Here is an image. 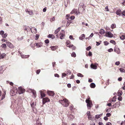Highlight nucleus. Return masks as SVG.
I'll return each mask as SVG.
<instances>
[{
    "label": "nucleus",
    "mask_w": 125,
    "mask_h": 125,
    "mask_svg": "<svg viewBox=\"0 0 125 125\" xmlns=\"http://www.w3.org/2000/svg\"><path fill=\"white\" fill-rule=\"evenodd\" d=\"M85 37V35L84 34H82L79 37V39L80 40H82Z\"/></svg>",
    "instance_id": "nucleus-21"
},
{
    "label": "nucleus",
    "mask_w": 125,
    "mask_h": 125,
    "mask_svg": "<svg viewBox=\"0 0 125 125\" xmlns=\"http://www.w3.org/2000/svg\"><path fill=\"white\" fill-rule=\"evenodd\" d=\"M25 11L28 13L30 15H33V12L32 10H31L29 9H26L25 10Z\"/></svg>",
    "instance_id": "nucleus-5"
},
{
    "label": "nucleus",
    "mask_w": 125,
    "mask_h": 125,
    "mask_svg": "<svg viewBox=\"0 0 125 125\" xmlns=\"http://www.w3.org/2000/svg\"><path fill=\"white\" fill-rule=\"evenodd\" d=\"M60 38L61 39H63L64 37V34H63L62 33H60Z\"/></svg>",
    "instance_id": "nucleus-29"
},
{
    "label": "nucleus",
    "mask_w": 125,
    "mask_h": 125,
    "mask_svg": "<svg viewBox=\"0 0 125 125\" xmlns=\"http://www.w3.org/2000/svg\"><path fill=\"white\" fill-rule=\"evenodd\" d=\"M50 48L52 51H55L57 47L55 46H51L50 47Z\"/></svg>",
    "instance_id": "nucleus-20"
},
{
    "label": "nucleus",
    "mask_w": 125,
    "mask_h": 125,
    "mask_svg": "<svg viewBox=\"0 0 125 125\" xmlns=\"http://www.w3.org/2000/svg\"><path fill=\"white\" fill-rule=\"evenodd\" d=\"M6 94V92H4V93L2 95L1 100H3L5 97V95Z\"/></svg>",
    "instance_id": "nucleus-30"
},
{
    "label": "nucleus",
    "mask_w": 125,
    "mask_h": 125,
    "mask_svg": "<svg viewBox=\"0 0 125 125\" xmlns=\"http://www.w3.org/2000/svg\"><path fill=\"white\" fill-rule=\"evenodd\" d=\"M54 76L55 77H59V75L58 74H54Z\"/></svg>",
    "instance_id": "nucleus-63"
},
{
    "label": "nucleus",
    "mask_w": 125,
    "mask_h": 125,
    "mask_svg": "<svg viewBox=\"0 0 125 125\" xmlns=\"http://www.w3.org/2000/svg\"><path fill=\"white\" fill-rule=\"evenodd\" d=\"M41 71V70H37L36 71V73L37 74H39V73H40V72Z\"/></svg>",
    "instance_id": "nucleus-57"
},
{
    "label": "nucleus",
    "mask_w": 125,
    "mask_h": 125,
    "mask_svg": "<svg viewBox=\"0 0 125 125\" xmlns=\"http://www.w3.org/2000/svg\"><path fill=\"white\" fill-rule=\"evenodd\" d=\"M71 56L72 57H74L76 56V54L75 52H73L71 54Z\"/></svg>",
    "instance_id": "nucleus-37"
},
{
    "label": "nucleus",
    "mask_w": 125,
    "mask_h": 125,
    "mask_svg": "<svg viewBox=\"0 0 125 125\" xmlns=\"http://www.w3.org/2000/svg\"><path fill=\"white\" fill-rule=\"evenodd\" d=\"M66 75V74L65 73H62V77L63 78L64 77H65Z\"/></svg>",
    "instance_id": "nucleus-53"
},
{
    "label": "nucleus",
    "mask_w": 125,
    "mask_h": 125,
    "mask_svg": "<svg viewBox=\"0 0 125 125\" xmlns=\"http://www.w3.org/2000/svg\"><path fill=\"white\" fill-rule=\"evenodd\" d=\"M31 92L33 94V95H32L33 97L34 98L36 97V91L33 89H31Z\"/></svg>",
    "instance_id": "nucleus-10"
},
{
    "label": "nucleus",
    "mask_w": 125,
    "mask_h": 125,
    "mask_svg": "<svg viewBox=\"0 0 125 125\" xmlns=\"http://www.w3.org/2000/svg\"><path fill=\"white\" fill-rule=\"evenodd\" d=\"M75 17L74 16H71L70 17V19L71 20H73L74 19Z\"/></svg>",
    "instance_id": "nucleus-60"
},
{
    "label": "nucleus",
    "mask_w": 125,
    "mask_h": 125,
    "mask_svg": "<svg viewBox=\"0 0 125 125\" xmlns=\"http://www.w3.org/2000/svg\"><path fill=\"white\" fill-rule=\"evenodd\" d=\"M6 42L7 45L11 49L13 48H14V46H13V44H12L10 42L8 41H7Z\"/></svg>",
    "instance_id": "nucleus-4"
},
{
    "label": "nucleus",
    "mask_w": 125,
    "mask_h": 125,
    "mask_svg": "<svg viewBox=\"0 0 125 125\" xmlns=\"http://www.w3.org/2000/svg\"><path fill=\"white\" fill-rule=\"evenodd\" d=\"M31 106L32 108L34 107L35 106L34 103L33 102L32 103H31Z\"/></svg>",
    "instance_id": "nucleus-49"
},
{
    "label": "nucleus",
    "mask_w": 125,
    "mask_h": 125,
    "mask_svg": "<svg viewBox=\"0 0 125 125\" xmlns=\"http://www.w3.org/2000/svg\"><path fill=\"white\" fill-rule=\"evenodd\" d=\"M6 55V54L5 53H3L1 54L0 55V59H2L4 58L5 56Z\"/></svg>",
    "instance_id": "nucleus-23"
},
{
    "label": "nucleus",
    "mask_w": 125,
    "mask_h": 125,
    "mask_svg": "<svg viewBox=\"0 0 125 125\" xmlns=\"http://www.w3.org/2000/svg\"><path fill=\"white\" fill-rule=\"evenodd\" d=\"M121 13V11L120 10H117L116 11V14L119 16L120 15V13Z\"/></svg>",
    "instance_id": "nucleus-17"
},
{
    "label": "nucleus",
    "mask_w": 125,
    "mask_h": 125,
    "mask_svg": "<svg viewBox=\"0 0 125 125\" xmlns=\"http://www.w3.org/2000/svg\"><path fill=\"white\" fill-rule=\"evenodd\" d=\"M49 41L48 39H46L45 41V43L47 44L49 42Z\"/></svg>",
    "instance_id": "nucleus-48"
},
{
    "label": "nucleus",
    "mask_w": 125,
    "mask_h": 125,
    "mask_svg": "<svg viewBox=\"0 0 125 125\" xmlns=\"http://www.w3.org/2000/svg\"><path fill=\"white\" fill-rule=\"evenodd\" d=\"M30 30L31 32L33 33H36L37 32V30L36 28L34 27H32L31 28Z\"/></svg>",
    "instance_id": "nucleus-8"
},
{
    "label": "nucleus",
    "mask_w": 125,
    "mask_h": 125,
    "mask_svg": "<svg viewBox=\"0 0 125 125\" xmlns=\"http://www.w3.org/2000/svg\"><path fill=\"white\" fill-rule=\"evenodd\" d=\"M68 117L71 120H72L74 118V116L72 115H67Z\"/></svg>",
    "instance_id": "nucleus-14"
},
{
    "label": "nucleus",
    "mask_w": 125,
    "mask_h": 125,
    "mask_svg": "<svg viewBox=\"0 0 125 125\" xmlns=\"http://www.w3.org/2000/svg\"><path fill=\"white\" fill-rule=\"evenodd\" d=\"M118 100L121 101L122 100V98L121 97H119L118 98Z\"/></svg>",
    "instance_id": "nucleus-52"
},
{
    "label": "nucleus",
    "mask_w": 125,
    "mask_h": 125,
    "mask_svg": "<svg viewBox=\"0 0 125 125\" xmlns=\"http://www.w3.org/2000/svg\"><path fill=\"white\" fill-rule=\"evenodd\" d=\"M40 94H41V98H42L43 97H44L45 96V94L44 93H43V92L42 91H40Z\"/></svg>",
    "instance_id": "nucleus-16"
},
{
    "label": "nucleus",
    "mask_w": 125,
    "mask_h": 125,
    "mask_svg": "<svg viewBox=\"0 0 125 125\" xmlns=\"http://www.w3.org/2000/svg\"><path fill=\"white\" fill-rule=\"evenodd\" d=\"M91 49V47L90 46H89L86 48V49L87 51H89Z\"/></svg>",
    "instance_id": "nucleus-44"
},
{
    "label": "nucleus",
    "mask_w": 125,
    "mask_h": 125,
    "mask_svg": "<svg viewBox=\"0 0 125 125\" xmlns=\"http://www.w3.org/2000/svg\"><path fill=\"white\" fill-rule=\"evenodd\" d=\"M36 124L37 125L40 124L41 125L42 124L40 123L39 121V120H37L36 122Z\"/></svg>",
    "instance_id": "nucleus-46"
},
{
    "label": "nucleus",
    "mask_w": 125,
    "mask_h": 125,
    "mask_svg": "<svg viewBox=\"0 0 125 125\" xmlns=\"http://www.w3.org/2000/svg\"><path fill=\"white\" fill-rule=\"evenodd\" d=\"M94 35L93 33H92L90 35L89 37V38H92Z\"/></svg>",
    "instance_id": "nucleus-55"
},
{
    "label": "nucleus",
    "mask_w": 125,
    "mask_h": 125,
    "mask_svg": "<svg viewBox=\"0 0 125 125\" xmlns=\"http://www.w3.org/2000/svg\"><path fill=\"white\" fill-rule=\"evenodd\" d=\"M1 47L3 48H5L6 47V45L5 44H3L1 46Z\"/></svg>",
    "instance_id": "nucleus-38"
},
{
    "label": "nucleus",
    "mask_w": 125,
    "mask_h": 125,
    "mask_svg": "<svg viewBox=\"0 0 125 125\" xmlns=\"http://www.w3.org/2000/svg\"><path fill=\"white\" fill-rule=\"evenodd\" d=\"M61 27H59L55 31L54 33L55 34H57L59 31L61 29Z\"/></svg>",
    "instance_id": "nucleus-27"
},
{
    "label": "nucleus",
    "mask_w": 125,
    "mask_h": 125,
    "mask_svg": "<svg viewBox=\"0 0 125 125\" xmlns=\"http://www.w3.org/2000/svg\"><path fill=\"white\" fill-rule=\"evenodd\" d=\"M114 51L116 52L118 54H119L121 53L120 50L119 48H115L114 49Z\"/></svg>",
    "instance_id": "nucleus-12"
},
{
    "label": "nucleus",
    "mask_w": 125,
    "mask_h": 125,
    "mask_svg": "<svg viewBox=\"0 0 125 125\" xmlns=\"http://www.w3.org/2000/svg\"><path fill=\"white\" fill-rule=\"evenodd\" d=\"M110 43H113L114 44H115L116 43L115 42L114 40H111L110 41Z\"/></svg>",
    "instance_id": "nucleus-40"
},
{
    "label": "nucleus",
    "mask_w": 125,
    "mask_h": 125,
    "mask_svg": "<svg viewBox=\"0 0 125 125\" xmlns=\"http://www.w3.org/2000/svg\"><path fill=\"white\" fill-rule=\"evenodd\" d=\"M71 20H68V21L67 22V24L66 26H68L70 24V23H71Z\"/></svg>",
    "instance_id": "nucleus-36"
},
{
    "label": "nucleus",
    "mask_w": 125,
    "mask_h": 125,
    "mask_svg": "<svg viewBox=\"0 0 125 125\" xmlns=\"http://www.w3.org/2000/svg\"><path fill=\"white\" fill-rule=\"evenodd\" d=\"M90 86L91 88H94L95 87V85L94 83H92L90 84Z\"/></svg>",
    "instance_id": "nucleus-18"
},
{
    "label": "nucleus",
    "mask_w": 125,
    "mask_h": 125,
    "mask_svg": "<svg viewBox=\"0 0 125 125\" xmlns=\"http://www.w3.org/2000/svg\"><path fill=\"white\" fill-rule=\"evenodd\" d=\"M7 35L8 34L7 33H5V34H4V35H2V37L3 38H6L7 36Z\"/></svg>",
    "instance_id": "nucleus-42"
},
{
    "label": "nucleus",
    "mask_w": 125,
    "mask_h": 125,
    "mask_svg": "<svg viewBox=\"0 0 125 125\" xmlns=\"http://www.w3.org/2000/svg\"><path fill=\"white\" fill-rule=\"evenodd\" d=\"M12 91L13 92V94H15L17 92V90H16L15 91V92H14V90H13L11 92H12Z\"/></svg>",
    "instance_id": "nucleus-47"
},
{
    "label": "nucleus",
    "mask_w": 125,
    "mask_h": 125,
    "mask_svg": "<svg viewBox=\"0 0 125 125\" xmlns=\"http://www.w3.org/2000/svg\"><path fill=\"white\" fill-rule=\"evenodd\" d=\"M118 95H121L122 94V92L121 91H120V92H119L118 93Z\"/></svg>",
    "instance_id": "nucleus-56"
},
{
    "label": "nucleus",
    "mask_w": 125,
    "mask_h": 125,
    "mask_svg": "<svg viewBox=\"0 0 125 125\" xmlns=\"http://www.w3.org/2000/svg\"><path fill=\"white\" fill-rule=\"evenodd\" d=\"M120 38L121 40H124L125 39V36L124 35H122L121 36H120Z\"/></svg>",
    "instance_id": "nucleus-31"
},
{
    "label": "nucleus",
    "mask_w": 125,
    "mask_h": 125,
    "mask_svg": "<svg viewBox=\"0 0 125 125\" xmlns=\"http://www.w3.org/2000/svg\"><path fill=\"white\" fill-rule=\"evenodd\" d=\"M39 35L38 34H36L35 35V38L36 40H37L39 38Z\"/></svg>",
    "instance_id": "nucleus-41"
},
{
    "label": "nucleus",
    "mask_w": 125,
    "mask_h": 125,
    "mask_svg": "<svg viewBox=\"0 0 125 125\" xmlns=\"http://www.w3.org/2000/svg\"><path fill=\"white\" fill-rule=\"evenodd\" d=\"M48 37L49 38H51L52 39H53L55 38L54 35L53 34H49L48 36Z\"/></svg>",
    "instance_id": "nucleus-24"
},
{
    "label": "nucleus",
    "mask_w": 125,
    "mask_h": 125,
    "mask_svg": "<svg viewBox=\"0 0 125 125\" xmlns=\"http://www.w3.org/2000/svg\"><path fill=\"white\" fill-rule=\"evenodd\" d=\"M103 113L101 114L100 115H95V118H100L101 116L102 115Z\"/></svg>",
    "instance_id": "nucleus-28"
},
{
    "label": "nucleus",
    "mask_w": 125,
    "mask_h": 125,
    "mask_svg": "<svg viewBox=\"0 0 125 125\" xmlns=\"http://www.w3.org/2000/svg\"><path fill=\"white\" fill-rule=\"evenodd\" d=\"M4 33V32L3 31H0V34L3 35Z\"/></svg>",
    "instance_id": "nucleus-45"
},
{
    "label": "nucleus",
    "mask_w": 125,
    "mask_h": 125,
    "mask_svg": "<svg viewBox=\"0 0 125 125\" xmlns=\"http://www.w3.org/2000/svg\"><path fill=\"white\" fill-rule=\"evenodd\" d=\"M71 73V72L70 70H67V74H70Z\"/></svg>",
    "instance_id": "nucleus-51"
},
{
    "label": "nucleus",
    "mask_w": 125,
    "mask_h": 125,
    "mask_svg": "<svg viewBox=\"0 0 125 125\" xmlns=\"http://www.w3.org/2000/svg\"><path fill=\"white\" fill-rule=\"evenodd\" d=\"M120 102H116L115 104H114V105H116V106L119 107L120 105Z\"/></svg>",
    "instance_id": "nucleus-26"
},
{
    "label": "nucleus",
    "mask_w": 125,
    "mask_h": 125,
    "mask_svg": "<svg viewBox=\"0 0 125 125\" xmlns=\"http://www.w3.org/2000/svg\"><path fill=\"white\" fill-rule=\"evenodd\" d=\"M35 44H34L35 45ZM36 45L37 48H39L41 47L42 45V42L38 43H36Z\"/></svg>",
    "instance_id": "nucleus-13"
},
{
    "label": "nucleus",
    "mask_w": 125,
    "mask_h": 125,
    "mask_svg": "<svg viewBox=\"0 0 125 125\" xmlns=\"http://www.w3.org/2000/svg\"><path fill=\"white\" fill-rule=\"evenodd\" d=\"M19 90L21 91V94L23 93L25 91V90L22 89L21 87H19Z\"/></svg>",
    "instance_id": "nucleus-22"
},
{
    "label": "nucleus",
    "mask_w": 125,
    "mask_h": 125,
    "mask_svg": "<svg viewBox=\"0 0 125 125\" xmlns=\"http://www.w3.org/2000/svg\"><path fill=\"white\" fill-rule=\"evenodd\" d=\"M120 62H119V61L116 62L115 63V64L117 65H119V64H120Z\"/></svg>",
    "instance_id": "nucleus-50"
},
{
    "label": "nucleus",
    "mask_w": 125,
    "mask_h": 125,
    "mask_svg": "<svg viewBox=\"0 0 125 125\" xmlns=\"http://www.w3.org/2000/svg\"><path fill=\"white\" fill-rule=\"evenodd\" d=\"M48 94L50 96H53L54 95V93L53 92L50 91H47Z\"/></svg>",
    "instance_id": "nucleus-9"
},
{
    "label": "nucleus",
    "mask_w": 125,
    "mask_h": 125,
    "mask_svg": "<svg viewBox=\"0 0 125 125\" xmlns=\"http://www.w3.org/2000/svg\"><path fill=\"white\" fill-rule=\"evenodd\" d=\"M75 13L76 15H78L79 13V11H77V10L76 9H74L70 13L72 14Z\"/></svg>",
    "instance_id": "nucleus-6"
},
{
    "label": "nucleus",
    "mask_w": 125,
    "mask_h": 125,
    "mask_svg": "<svg viewBox=\"0 0 125 125\" xmlns=\"http://www.w3.org/2000/svg\"><path fill=\"white\" fill-rule=\"evenodd\" d=\"M50 100L48 98L46 97L43 98L42 100L43 104H45L46 102H50Z\"/></svg>",
    "instance_id": "nucleus-7"
},
{
    "label": "nucleus",
    "mask_w": 125,
    "mask_h": 125,
    "mask_svg": "<svg viewBox=\"0 0 125 125\" xmlns=\"http://www.w3.org/2000/svg\"><path fill=\"white\" fill-rule=\"evenodd\" d=\"M71 48L73 50H75L76 49V48L73 45L71 44L70 45Z\"/></svg>",
    "instance_id": "nucleus-32"
},
{
    "label": "nucleus",
    "mask_w": 125,
    "mask_h": 125,
    "mask_svg": "<svg viewBox=\"0 0 125 125\" xmlns=\"http://www.w3.org/2000/svg\"><path fill=\"white\" fill-rule=\"evenodd\" d=\"M69 38L72 40H74V39L73 38V37L71 35L70 36Z\"/></svg>",
    "instance_id": "nucleus-58"
},
{
    "label": "nucleus",
    "mask_w": 125,
    "mask_h": 125,
    "mask_svg": "<svg viewBox=\"0 0 125 125\" xmlns=\"http://www.w3.org/2000/svg\"><path fill=\"white\" fill-rule=\"evenodd\" d=\"M61 104L64 106L67 107L69 105L68 101L66 99H64L62 100H60Z\"/></svg>",
    "instance_id": "nucleus-1"
},
{
    "label": "nucleus",
    "mask_w": 125,
    "mask_h": 125,
    "mask_svg": "<svg viewBox=\"0 0 125 125\" xmlns=\"http://www.w3.org/2000/svg\"><path fill=\"white\" fill-rule=\"evenodd\" d=\"M19 52V53L20 55H21V57L22 58H27L29 57V55H22L21 54V52H20L19 51H18Z\"/></svg>",
    "instance_id": "nucleus-11"
},
{
    "label": "nucleus",
    "mask_w": 125,
    "mask_h": 125,
    "mask_svg": "<svg viewBox=\"0 0 125 125\" xmlns=\"http://www.w3.org/2000/svg\"><path fill=\"white\" fill-rule=\"evenodd\" d=\"M88 119L89 120L91 121L92 120L93 118L92 117V116L91 115L88 116Z\"/></svg>",
    "instance_id": "nucleus-33"
},
{
    "label": "nucleus",
    "mask_w": 125,
    "mask_h": 125,
    "mask_svg": "<svg viewBox=\"0 0 125 125\" xmlns=\"http://www.w3.org/2000/svg\"><path fill=\"white\" fill-rule=\"evenodd\" d=\"M122 14L123 15L125 16V10H124L123 11Z\"/></svg>",
    "instance_id": "nucleus-62"
},
{
    "label": "nucleus",
    "mask_w": 125,
    "mask_h": 125,
    "mask_svg": "<svg viewBox=\"0 0 125 125\" xmlns=\"http://www.w3.org/2000/svg\"><path fill=\"white\" fill-rule=\"evenodd\" d=\"M92 53L90 52H89L88 55L90 56H92Z\"/></svg>",
    "instance_id": "nucleus-54"
},
{
    "label": "nucleus",
    "mask_w": 125,
    "mask_h": 125,
    "mask_svg": "<svg viewBox=\"0 0 125 125\" xmlns=\"http://www.w3.org/2000/svg\"><path fill=\"white\" fill-rule=\"evenodd\" d=\"M91 68L94 69H96L97 68V67L96 66L92 64H91Z\"/></svg>",
    "instance_id": "nucleus-15"
},
{
    "label": "nucleus",
    "mask_w": 125,
    "mask_h": 125,
    "mask_svg": "<svg viewBox=\"0 0 125 125\" xmlns=\"http://www.w3.org/2000/svg\"><path fill=\"white\" fill-rule=\"evenodd\" d=\"M82 24L83 25H85L86 26H88V24H87V23H85V22H82Z\"/></svg>",
    "instance_id": "nucleus-61"
},
{
    "label": "nucleus",
    "mask_w": 125,
    "mask_h": 125,
    "mask_svg": "<svg viewBox=\"0 0 125 125\" xmlns=\"http://www.w3.org/2000/svg\"><path fill=\"white\" fill-rule=\"evenodd\" d=\"M105 36L106 37H108L110 38H112L113 36V34L109 31L106 32Z\"/></svg>",
    "instance_id": "nucleus-3"
},
{
    "label": "nucleus",
    "mask_w": 125,
    "mask_h": 125,
    "mask_svg": "<svg viewBox=\"0 0 125 125\" xmlns=\"http://www.w3.org/2000/svg\"><path fill=\"white\" fill-rule=\"evenodd\" d=\"M105 32V31L103 29H101L99 31V33L101 34H104Z\"/></svg>",
    "instance_id": "nucleus-19"
},
{
    "label": "nucleus",
    "mask_w": 125,
    "mask_h": 125,
    "mask_svg": "<svg viewBox=\"0 0 125 125\" xmlns=\"http://www.w3.org/2000/svg\"><path fill=\"white\" fill-rule=\"evenodd\" d=\"M113 51V49L112 48H110L108 50V52H111Z\"/></svg>",
    "instance_id": "nucleus-59"
},
{
    "label": "nucleus",
    "mask_w": 125,
    "mask_h": 125,
    "mask_svg": "<svg viewBox=\"0 0 125 125\" xmlns=\"http://www.w3.org/2000/svg\"><path fill=\"white\" fill-rule=\"evenodd\" d=\"M88 99L86 100L85 102L87 104V106L88 108L90 109L91 107V105H92V103L91 101L89 100L90 98L89 97Z\"/></svg>",
    "instance_id": "nucleus-2"
},
{
    "label": "nucleus",
    "mask_w": 125,
    "mask_h": 125,
    "mask_svg": "<svg viewBox=\"0 0 125 125\" xmlns=\"http://www.w3.org/2000/svg\"><path fill=\"white\" fill-rule=\"evenodd\" d=\"M24 29L25 30L27 31L28 29L30 30V27L29 26H25Z\"/></svg>",
    "instance_id": "nucleus-25"
},
{
    "label": "nucleus",
    "mask_w": 125,
    "mask_h": 125,
    "mask_svg": "<svg viewBox=\"0 0 125 125\" xmlns=\"http://www.w3.org/2000/svg\"><path fill=\"white\" fill-rule=\"evenodd\" d=\"M77 75L78 76L80 77H83V75L82 74L80 73H78L77 74Z\"/></svg>",
    "instance_id": "nucleus-35"
},
{
    "label": "nucleus",
    "mask_w": 125,
    "mask_h": 125,
    "mask_svg": "<svg viewBox=\"0 0 125 125\" xmlns=\"http://www.w3.org/2000/svg\"><path fill=\"white\" fill-rule=\"evenodd\" d=\"M87 116L91 115L90 114V111H88L87 113Z\"/></svg>",
    "instance_id": "nucleus-64"
},
{
    "label": "nucleus",
    "mask_w": 125,
    "mask_h": 125,
    "mask_svg": "<svg viewBox=\"0 0 125 125\" xmlns=\"http://www.w3.org/2000/svg\"><path fill=\"white\" fill-rule=\"evenodd\" d=\"M119 70L121 72H125V70L122 68H120L119 69Z\"/></svg>",
    "instance_id": "nucleus-34"
},
{
    "label": "nucleus",
    "mask_w": 125,
    "mask_h": 125,
    "mask_svg": "<svg viewBox=\"0 0 125 125\" xmlns=\"http://www.w3.org/2000/svg\"><path fill=\"white\" fill-rule=\"evenodd\" d=\"M111 115V114L110 113H108L106 114V116L107 117H109Z\"/></svg>",
    "instance_id": "nucleus-43"
},
{
    "label": "nucleus",
    "mask_w": 125,
    "mask_h": 125,
    "mask_svg": "<svg viewBox=\"0 0 125 125\" xmlns=\"http://www.w3.org/2000/svg\"><path fill=\"white\" fill-rule=\"evenodd\" d=\"M116 27L115 24H113L111 26V27L113 29Z\"/></svg>",
    "instance_id": "nucleus-39"
}]
</instances>
